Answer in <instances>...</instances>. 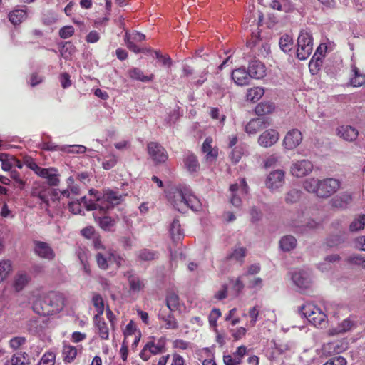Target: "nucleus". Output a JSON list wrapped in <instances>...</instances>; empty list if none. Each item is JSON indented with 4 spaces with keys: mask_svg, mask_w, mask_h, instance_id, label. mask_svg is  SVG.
I'll return each instance as SVG.
<instances>
[{
    "mask_svg": "<svg viewBox=\"0 0 365 365\" xmlns=\"http://www.w3.org/2000/svg\"><path fill=\"white\" fill-rule=\"evenodd\" d=\"M168 200L173 207L182 212L186 208L198 212L202 208L200 200L187 187L173 188L168 194Z\"/></svg>",
    "mask_w": 365,
    "mask_h": 365,
    "instance_id": "1",
    "label": "nucleus"
},
{
    "mask_svg": "<svg viewBox=\"0 0 365 365\" xmlns=\"http://www.w3.org/2000/svg\"><path fill=\"white\" fill-rule=\"evenodd\" d=\"M340 186L341 182L332 178L323 180L311 178L306 179L303 183V187L307 192L322 198H327L336 192Z\"/></svg>",
    "mask_w": 365,
    "mask_h": 365,
    "instance_id": "2",
    "label": "nucleus"
},
{
    "mask_svg": "<svg viewBox=\"0 0 365 365\" xmlns=\"http://www.w3.org/2000/svg\"><path fill=\"white\" fill-rule=\"evenodd\" d=\"M63 304L64 299L61 293L50 292L34 303V310L41 315H53L59 312Z\"/></svg>",
    "mask_w": 365,
    "mask_h": 365,
    "instance_id": "3",
    "label": "nucleus"
},
{
    "mask_svg": "<svg viewBox=\"0 0 365 365\" xmlns=\"http://www.w3.org/2000/svg\"><path fill=\"white\" fill-rule=\"evenodd\" d=\"M299 312L314 326L324 327L327 324V315L322 310L312 304L302 306Z\"/></svg>",
    "mask_w": 365,
    "mask_h": 365,
    "instance_id": "4",
    "label": "nucleus"
},
{
    "mask_svg": "<svg viewBox=\"0 0 365 365\" xmlns=\"http://www.w3.org/2000/svg\"><path fill=\"white\" fill-rule=\"evenodd\" d=\"M297 58L299 60H306L313 50V39L312 35L307 31H301L297 38Z\"/></svg>",
    "mask_w": 365,
    "mask_h": 365,
    "instance_id": "5",
    "label": "nucleus"
},
{
    "mask_svg": "<svg viewBox=\"0 0 365 365\" xmlns=\"http://www.w3.org/2000/svg\"><path fill=\"white\" fill-rule=\"evenodd\" d=\"M123 196L117 192L107 190H105L101 198L98 197V209L101 211L106 212L111 210L114 206L118 205L122 201Z\"/></svg>",
    "mask_w": 365,
    "mask_h": 365,
    "instance_id": "6",
    "label": "nucleus"
},
{
    "mask_svg": "<svg viewBox=\"0 0 365 365\" xmlns=\"http://www.w3.org/2000/svg\"><path fill=\"white\" fill-rule=\"evenodd\" d=\"M147 150L149 156L156 165L164 163L168 158V155L165 148L157 142L148 143Z\"/></svg>",
    "mask_w": 365,
    "mask_h": 365,
    "instance_id": "7",
    "label": "nucleus"
},
{
    "mask_svg": "<svg viewBox=\"0 0 365 365\" xmlns=\"http://www.w3.org/2000/svg\"><path fill=\"white\" fill-rule=\"evenodd\" d=\"M34 252L41 259L53 260L56 254L50 245L46 242L34 240Z\"/></svg>",
    "mask_w": 365,
    "mask_h": 365,
    "instance_id": "8",
    "label": "nucleus"
},
{
    "mask_svg": "<svg viewBox=\"0 0 365 365\" xmlns=\"http://www.w3.org/2000/svg\"><path fill=\"white\" fill-rule=\"evenodd\" d=\"M284 181V172L278 169L269 173L266 178L265 185L267 188L274 191L282 187Z\"/></svg>",
    "mask_w": 365,
    "mask_h": 365,
    "instance_id": "9",
    "label": "nucleus"
},
{
    "mask_svg": "<svg viewBox=\"0 0 365 365\" xmlns=\"http://www.w3.org/2000/svg\"><path fill=\"white\" fill-rule=\"evenodd\" d=\"M302 140V134L297 129H292L285 135L283 145L287 150H292L297 148Z\"/></svg>",
    "mask_w": 365,
    "mask_h": 365,
    "instance_id": "10",
    "label": "nucleus"
},
{
    "mask_svg": "<svg viewBox=\"0 0 365 365\" xmlns=\"http://www.w3.org/2000/svg\"><path fill=\"white\" fill-rule=\"evenodd\" d=\"M313 168L312 163L308 160H302L293 163L291 173L297 178H302L309 174Z\"/></svg>",
    "mask_w": 365,
    "mask_h": 365,
    "instance_id": "11",
    "label": "nucleus"
},
{
    "mask_svg": "<svg viewBox=\"0 0 365 365\" xmlns=\"http://www.w3.org/2000/svg\"><path fill=\"white\" fill-rule=\"evenodd\" d=\"M292 280L296 286L301 289H307L311 284L309 274L302 269L293 272Z\"/></svg>",
    "mask_w": 365,
    "mask_h": 365,
    "instance_id": "12",
    "label": "nucleus"
},
{
    "mask_svg": "<svg viewBox=\"0 0 365 365\" xmlns=\"http://www.w3.org/2000/svg\"><path fill=\"white\" fill-rule=\"evenodd\" d=\"M270 125L268 118H253L246 125L245 131L249 135L256 134L258 131L266 128Z\"/></svg>",
    "mask_w": 365,
    "mask_h": 365,
    "instance_id": "13",
    "label": "nucleus"
},
{
    "mask_svg": "<svg viewBox=\"0 0 365 365\" xmlns=\"http://www.w3.org/2000/svg\"><path fill=\"white\" fill-rule=\"evenodd\" d=\"M279 140V133L271 129L263 132L258 138V143L263 148H269L274 145Z\"/></svg>",
    "mask_w": 365,
    "mask_h": 365,
    "instance_id": "14",
    "label": "nucleus"
},
{
    "mask_svg": "<svg viewBox=\"0 0 365 365\" xmlns=\"http://www.w3.org/2000/svg\"><path fill=\"white\" fill-rule=\"evenodd\" d=\"M247 72L250 78L256 79L262 78L266 74L264 64L258 60H253L250 62Z\"/></svg>",
    "mask_w": 365,
    "mask_h": 365,
    "instance_id": "15",
    "label": "nucleus"
},
{
    "mask_svg": "<svg viewBox=\"0 0 365 365\" xmlns=\"http://www.w3.org/2000/svg\"><path fill=\"white\" fill-rule=\"evenodd\" d=\"M231 77L234 82L240 86L248 85L251 79L245 68H239L232 71Z\"/></svg>",
    "mask_w": 365,
    "mask_h": 365,
    "instance_id": "16",
    "label": "nucleus"
},
{
    "mask_svg": "<svg viewBox=\"0 0 365 365\" xmlns=\"http://www.w3.org/2000/svg\"><path fill=\"white\" fill-rule=\"evenodd\" d=\"M125 276L128 277L130 292L136 293L143 289L145 282L138 276L133 274L131 272H128Z\"/></svg>",
    "mask_w": 365,
    "mask_h": 365,
    "instance_id": "17",
    "label": "nucleus"
},
{
    "mask_svg": "<svg viewBox=\"0 0 365 365\" xmlns=\"http://www.w3.org/2000/svg\"><path fill=\"white\" fill-rule=\"evenodd\" d=\"M163 353L158 346L155 345V342L152 340L148 341L146 344L144 346L143 349L141 350L140 353V357L145 361L149 360L151 354L156 355Z\"/></svg>",
    "mask_w": 365,
    "mask_h": 365,
    "instance_id": "18",
    "label": "nucleus"
},
{
    "mask_svg": "<svg viewBox=\"0 0 365 365\" xmlns=\"http://www.w3.org/2000/svg\"><path fill=\"white\" fill-rule=\"evenodd\" d=\"M351 201V195L348 192H344L333 197L331 200V204L335 208L343 210L346 208Z\"/></svg>",
    "mask_w": 365,
    "mask_h": 365,
    "instance_id": "19",
    "label": "nucleus"
},
{
    "mask_svg": "<svg viewBox=\"0 0 365 365\" xmlns=\"http://www.w3.org/2000/svg\"><path fill=\"white\" fill-rule=\"evenodd\" d=\"M31 277L30 275L26 272H17L13 281V287L16 292L21 291L29 283Z\"/></svg>",
    "mask_w": 365,
    "mask_h": 365,
    "instance_id": "20",
    "label": "nucleus"
},
{
    "mask_svg": "<svg viewBox=\"0 0 365 365\" xmlns=\"http://www.w3.org/2000/svg\"><path fill=\"white\" fill-rule=\"evenodd\" d=\"M337 130L338 135L347 141H354L359 135L358 130L350 125H342Z\"/></svg>",
    "mask_w": 365,
    "mask_h": 365,
    "instance_id": "21",
    "label": "nucleus"
},
{
    "mask_svg": "<svg viewBox=\"0 0 365 365\" xmlns=\"http://www.w3.org/2000/svg\"><path fill=\"white\" fill-rule=\"evenodd\" d=\"M128 76L132 80L138 81L144 83L152 81L154 78L153 74H150V76H145L144 75L141 69L135 67L131 68L128 71Z\"/></svg>",
    "mask_w": 365,
    "mask_h": 365,
    "instance_id": "22",
    "label": "nucleus"
},
{
    "mask_svg": "<svg viewBox=\"0 0 365 365\" xmlns=\"http://www.w3.org/2000/svg\"><path fill=\"white\" fill-rule=\"evenodd\" d=\"M183 162L185 168L190 173L196 172L200 168V164L198 163L197 158L192 153L188 152L185 155Z\"/></svg>",
    "mask_w": 365,
    "mask_h": 365,
    "instance_id": "23",
    "label": "nucleus"
},
{
    "mask_svg": "<svg viewBox=\"0 0 365 365\" xmlns=\"http://www.w3.org/2000/svg\"><path fill=\"white\" fill-rule=\"evenodd\" d=\"M93 321L97 328V333L98 336L102 339H108L109 336V329L105 321L101 318V317H94Z\"/></svg>",
    "mask_w": 365,
    "mask_h": 365,
    "instance_id": "24",
    "label": "nucleus"
},
{
    "mask_svg": "<svg viewBox=\"0 0 365 365\" xmlns=\"http://www.w3.org/2000/svg\"><path fill=\"white\" fill-rule=\"evenodd\" d=\"M270 7L284 12H289L294 8L290 0H272Z\"/></svg>",
    "mask_w": 365,
    "mask_h": 365,
    "instance_id": "25",
    "label": "nucleus"
},
{
    "mask_svg": "<svg viewBox=\"0 0 365 365\" xmlns=\"http://www.w3.org/2000/svg\"><path fill=\"white\" fill-rule=\"evenodd\" d=\"M275 110V105L272 102H261L255 107V113L259 116L271 114Z\"/></svg>",
    "mask_w": 365,
    "mask_h": 365,
    "instance_id": "26",
    "label": "nucleus"
},
{
    "mask_svg": "<svg viewBox=\"0 0 365 365\" xmlns=\"http://www.w3.org/2000/svg\"><path fill=\"white\" fill-rule=\"evenodd\" d=\"M170 234L174 242H178L183 237V231L178 219H174L171 223Z\"/></svg>",
    "mask_w": 365,
    "mask_h": 365,
    "instance_id": "27",
    "label": "nucleus"
},
{
    "mask_svg": "<svg viewBox=\"0 0 365 365\" xmlns=\"http://www.w3.org/2000/svg\"><path fill=\"white\" fill-rule=\"evenodd\" d=\"M354 327L355 324L354 322L351 321L349 319H346L337 327L329 330V334L331 335H336L338 334L344 333L350 331Z\"/></svg>",
    "mask_w": 365,
    "mask_h": 365,
    "instance_id": "28",
    "label": "nucleus"
},
{
    "mask_svg": "<svg viewBox=\"0 0 365 365\" xmlns=\"http://www.w3.org/2000/svg\"><path fill=\"white\" fill-rule=\"evenodd\" d=\"M76 254L83 268L84 272L89 274L91 273V269L88 262V257L89 254L88 250L81 247H78L76 251Z\"/></svg>",
    "mask_w": 365,
    "mask_h": 365,
    "instance_id": "29",
    "label": "nucleus"
},
{
    "mask_svg": "<svg viewBox=\"0 0 365 365\" xmlns=\"http://www.w3.org/2000/svg\"><path fill=\"white\" fill-rule=\"evenodd\" d=\"M98 225L101 229L106 232L114 231V227L116 225V220L109 216H103L98 217Z\"/></svg>",
    "mask_w": 365,
    "mask_h": 365,
    "instance_id": "30",
    "label": "nucleus"
},
{
    "mask_svg": "<svg viewBox=\"0 0 365 365\" xmlns=\"http://www.w3.org/2000/svg\"><path fill=\"white\" fill-rule=\"evenodd\" d=\"M247 255V249L244 247H235L232 252L229 254L227 259L239 262L241 264L244 262V258Z\"/></svg>",
    "mask_w": 365,
    "mask_h": 365,
    "instance_id": "31",
    "label": "nucleus"
},
{
    "mask_svg": "<svg viewBox=\"0 0 365 365\" xmlns=\"http://www.w3.org/2000/svg\"><path fill=\"white\" fill-rule=\"evenodd\" d=\"M297 240L292 235H286L281 238L279 241L280 248L284 252H289L295 248Z\"/></svg>",
    "mask_w": 365,
    "mask_h": 365,
    "instance_id": "32",
    "label": "nucleus"
},
{
    "mask_svg": "<svg viewBox=\"0 0 365 365\" xmlns=\"http://www.w3.org/2000/svg\"><path fill=\"white\" fill-rule=\"evenodd\" d=\"M12 270V263L9 259L0 261V283L5 280Z\"/></svg>",
    "mask_w": 365,
    "mask_h": 365,
    "instance_id": "33",
    "label": "nucleus"
},
{
    "mask_svg": "<svg viewBox=\"0 0 365 365\" xmlns=\"http://www.w3.org/2000/svg\"><path fill=\"white\" fill-rule=\"evenodd\" d=\"M59 150L66 153L82 154L86 151V148L81 145H63Z\"/></svg>",
    "mask_w": 365,
    "mask_h": 365,
    "instance_id": "34",
    "label": "nucleus"
},
{
    "mask_svg": "<svg viewBox=\"0 0 365 365\" xmlns=\"http://www.w3.org/2000/svg\"><path fill=\"white\" fill-rule=\"evenodd\" d=\"M26 18V11L20 9L14 10L9 14V19L14 25H18Z\"/></svg>",
    "mask_w": 365,
    "mask_h": 365,
    "instance_id": "35",
    "label": "nucleus"
},
{
    "mask_svg": "<svg viewBox=\"0 0 365 365\" xmlns=\"http://www.w3.org/2000/svg\"><path fill=\"white\" fill-rule=\"evenodd\" d=\"M92 302L97 312L94 317H101L104 312V302L101 295L94 294L92 297Z\"/></svg>",
    "mask_w": 365,
    "mask_h": 365,
    "instance_id": "36",
    "label": "nucleus"
},
{
    "mask_svg": "<svg viewBox=\"0 0 365 365\" xmlns=\"http://www.w3.org/2000/svg\"><path fill=\"white\" fill-rule=\"evenodd\" d=\"M166 305L172 312L178 309L179 307V297L174 292L169 293L166 297Z\"/></svg>",
    "mask_w": 365,
    "mask_h": 365,
    "instance_id": "37",
    "label": "nucleus"
},
{
    "mask_svg": "<svg viewBox=\"0 0 365 365\" xmlns=\"http://www.w3.org/2000/svg\"><path fill=\"white\" fill-rule=\"evenodd\" d=\"M354 77L351 80V84L354 87L361 86L365 84V74L360 73L359 70L354 66L352 69Z\"/></svg>",
    "mask_w": 365,
    "mask_h": 365,
    "instance_id": "38",
    "label": "nucleus"
},
{
    "mask_svg": "<svg viewBox=\"0 0 365 365\" xmlns=\"http://www.w3.org/2000/svg\"><path fill=\"white\" fill-rule=\"evenodd\" d=\"M293 41L290 36L283 35L279 41V46L280 49L284 53L290 51L292 48Z\"/></svg>",
    "mask_w": 365,
    "mask_h": 365,
    "instance_id": "39",
    "label": "nucleus"
},
{
    "mask_svg": "<svg viewBox=\"0 0 365 365\" xmlns=\"http://www.w3.org/2000/svg\"><path fill=\"white\" fill-rule=\"evenodd\" d=\"M138 257L142 261H150L158 257V252L154 250L145 248L138 252Z\"/></svg>",
    "mask_w": 365,
    "mask_h": 365,
    "instance_id": "40",
    "label": "nucleus"
},
{
    "mask_svg": "<svg viewBox=\"0 0 365 365\" xmlns=\"http://www.w3.org/2000/svg\"><path fill=\"white\" fill-rule=\"evenodd\" d=\"M77 350L75 347L65 345L63 349V356L64 361L71 362L76 357Z\"/></svg>",
    "mask_w": 365,
    "mask_h": 365,
    "instance_id": "41",
    "label": "nucleus"
},
{
    "mask_svg": "<svg viewBox=\"0 0 365 365\" xmlns=\"http://www.w3.org/2000/svg\"><path fill=\"white\" fill-rule=\"evenodd\" d=\"M264 94V90L261 88L256 87L250 88L247 91V100L251 101H258Z\"/></svg>",
    "mask_w": 365,
    "mask_h": 365,
    "instance_id": "42",
    "label": "nucleus"
},
{
    "mask_svg": "<svg viewBox=\"0 0 365 365\" xmlns=\"http://www.w3.org/2000/svg\"><path fill=\"white\" fill-rule=\"evenodd\" d=\"M160 319L165 322V327L167 329H175L178 327L177 320L171 314H169L168 316L160 317Z\"/></svg>",
    "mask_w": 365,
    "mask_h": 365,
    "instance_id": "43",
    "label": "nucleus"
},
{
    "mask_svg": "<svg viewBox=\"0 0 365 365\" xmlns=\"http://www.w3.org/2000/svg\"><path fill=\"white\" fill-rule=\"evenodd\" d=\"M365 226V215H360L358 218L355 219L349 226L351 232L359 231L364 229Z\"/></svg>",
    "mask_w": 365,
    "mask_h": 365,
    "instance_id": "44",
    "label": "nucleus"
},
{
    "mask_svg": "<svg viewBox=\"0 0 365 365\" xmlns=\"http://www.w3.org/2000/svg\"><path fill=\"white\" fill-rule=\"evenodd\" d=\"M96 259L100 269L106 270L108 268V255L107 256L103 252H98L96 255Z\"/></svg>",
    "mask_w": 365,
    "mask_h": 365,
    "instance_id": "45",
    "label": "nucleus"
},
{
    "mask_svg": "<svg viewBox=\"0 0 365 365\" xmlns=\"http://www.w3.org/2000/svg\"><path fill=\"white\" fill-rule=\"evenodd\" d=\"M301 196V192L297 189H292L289 190L285 197V201L287 203H295L297 202Z\"/></svg>",
    "mask_w": 365,
    "mask_h": 365,
    "instance_id": "46",
    "label": "nucleus"
},
{
    "mask_svg": "<svg viewBox=\"0 0 365 365\" xmlns=\"http://www.w3.org/2000/svg\"><path fill=\"white\" fill-rule=\"evenodd\" d=\"M125 44L129 50L131 51L139 53L140 52H145V50L140 48L134 41H133L131 39L128 38V32H125V38H124ZM148 49H146L147 51Z\"/></svg>",
    "mask_w": 365,
    "mask_h": 365,
    "instance_id": "47",
    "label": "nucleus"
},
{
    "mask_svg": "<svg viewBox=\"0 0 365 365\" xmlns=\"http://www.w3.org/2000/svg\"><path fill=\"white\" fill-rule=\"evenodd\" d=\"M56 356L52 352H46L43 355L38 365H54Z\"/></svg>",
    "mask_w": 365,
    "mask_h": 365,
    "instance_id": "48",
    "label": "nucleus"
},
{
    "mask_svg": "<svg viewBox=\"0 0 365 365\" xmlns=\"http://www.w3.org/2000/svg\"><path fill=\"white\" fill-rule=\"evenodd\" d=\"M147 52H153L155 53V58H158L159 61H160V62L162 63L163 65H164V66L167 65L168 66H171L172 60L169 56H168V55L163 56L160 53V51H153L150 48L148 49Z\"/></svg>",
    "mask_w": 365,
    "mask_h": 365,
    "instance_id": "49",
    "label": "nucleus"
},
{
    "mask_svg": "<svg viewBox=\"0 0 365 365\" xmlns=\"http://www.w3.org/2000/svg\"><path fill=\"white\" fill-rule=\"evenodd\" d=\"M26 342V339L24 336H16L13 337L9 341L10 347L14 349H18L21 346L24 345Z\"/></svg>",
    "mask_w": 365,
    "mask_h": 365,
    "instance_id": "50",
    "label": "nucleus"
},
{
    "mask_svg": "<svg viewBox=\"0 0 365 365\" xmlns=\"http://www.w3.org/2000/svg\"><path fill=\"white\" fill-rule=\"evenodd\" d=\"M27 331L31 334H36L40 331V326L37 319H31L27 323Z\"/></svg>",
    "mask_w": 365,
    "mask_h": 365,
    "instance_id": "51",
    "label": "nucleus"
},
{
    "mask_svg": "<svg viewBox=\"0 0 365 365\" xmlns=\"http://www.w3.org/2000/svg\"><path fill=\"white\" fill-rule=\"evenodd\" d=\"M75 29L72 26H65L59 30V36L61 38H68L74 34Z\"/></svg>",
    "mask_w": 365,
    "mask_h": 365,
    "instance_id": "52",
    "label": "nucleus"
},
{
    "mask_svg": "<svg viewBox=\"0 0 365 365\" xmlns=\"http://www.w3.org/2000/svg\"><path fill=\"white\" fill-rule=\"evenodd\" d=\"M209 74V71L207 68L203 69V71L198 76V79L196 81H192L191 83L196 87L201 86L206 81L207 76Z\"/></svg>",
    "mask_w": 365,
    "mask_h": 365,
    "instance_id": "53",
    "label": "nucleus"
},
{
    "mask_svg": "<svg viewBox=\"0 0 365 365\" xmlns=\"http://www.w3.org/2000/svg\"><path fill=\"white\" fill-rule=\"evenodd\" d=\"M348 262L365 267V258L361 255H351L348 259Z\"/></svg>",
    "mask_w": 365,
    "mask_h": 365,
    "instance_id": "54",
    "label": "nucleus"
},
{
    "mask_svg": "<svg viewBox=\"0 0 365 365\" xmlns=\"http://www.w3.org/2000/svg\"><path fill=\"white\" fill-rule=\"evenodd\" d=\"M81 205L83 203L87 210H94L98 209V203L93 202L91 200L87 199L85 196L80 199Z\"/></svg>",
    "mask_w": 365,
    "mask_h": 365,
    "instance_id": "55",
    "label": "nucleus"
},
{
    "mask_svg": "<svg viewBox=\"0 0 365 365\" xmlns=\"http://www.w3.org/2000/svg\"><path fill=\"white\" fill-rule=\"evenodd\" d=\"M7 157L5 154H0V161H1V168L4 170L8 171L13 167L12 158L6 159Z\"/></svg>",
    "mask_w": 365,
    "mask_h": 365,
    "instance_id": "56",
    "label": "nucleus"
},
{
    "mask_svg": "<svg viewBox=\"0 0 365 365\" xmlns=\"http://www.w3.org/2000/svg\"><path fill=\"white\" fill-rule=\"evenodd\" d=\"M48 176L46 178L47 179L48 183L51 186H56L58 185L60 180L58 178V170L56 169V171L51 172Z\"/></svg>",
    "mask_w": 365,
    "mask_h": 365,
    "instance_id": "57",
    "label": "nucleus"
},
{
    "mask_svg": "<svg viewBox=\"0 0 365 365\" xmlns=\"http://www.w3.org/2000/svg\"><path fill=\"white\" fill-rule=\"evenodd\" d=\"M324 365H346L345 358L339 356L329 359Z\"/></svg>",
    "mask_w": 365,
    "mask_h": 365,
    "instance_id": "58",
    "label": "nucleus"
},
{
    "mask_svg": "<svg viewBox=\"0 0 365 365\" xmlns=\"http://www.w3.org/2000/svg\"><path fill=\"white\" fill-rule=\"evenodd\" d=\"M259 315V309L257 306L253 307L249 311V316L251 318L250 324L254 327L257 322V317Z\"/></svg>",
    "mask_w": 365,
    "mask_h": 365,
    "instance_id": "59",
    "label": "nucleus"
},
{
    "mask_svg": "<svg viewBox=\"0 0 365 365\" xmlns=\"http://www.w3.org/2000/svg\"><path fill=\"white\" fill-rule=\"evenodd\" d=\"M68 207L71 212L73 214H81L82 212L81 205L80 201L78 200L77 201H71L68 203Z\"/></svg>",
    "mask_w": 365,
    "mask_h": 365,
    "instance_id": "60",
    "label": "nucleus"
},
{
    "mask_svg": "<svg viewBox=\"0 0 365 365\" xmlns=\"http://www.w3.org/2000/svg\"><path fill=\"white\" fill-rule=\"evenodd\" d=\"M261 270L260 265L259 264H253L248 267L247 271L244 273L242 277H247L248 275H255L258 274Z\"/></svg>",
    "mask_w": 365,
    "mask_h": 365,
    "instance_id": "61",
    "label": "nucleus"
},
{
    "mask_svg": "<svg viewBox=\"0 0 365 365\" xmlns=\"http://www.w3.org/2000/svg\"><path fill=\"white\" fill-rule=\"evenodd\" d=\"M221 312L218 309H213L209 315V322L211 326H215L217 319L220 317Z\"/></svg>",
    "mask_w": 365,
    "mask_h": 365,
    "instance_id": "62",
    "label": "nucleus"
},
{
    "mask_svg": "<svg viewBox=\"0 0 365 365\" xmlns=\"http://www.w3.org/2000/svg\"><path fill=\"white\" fill-rule=\"evenodd\" d=\"M93 246L96 250H105V246L103 245L101 237L99 235H94L93 237Z\"/></svg>",
    "mask_w": 365,
    "mask_h": 365,
    "instance_id": "63",
    "label": "nucleus"
},
{
    "mask_svg": "<svg viewBox=\"0 0 365 365\" xmlns=\"http://www.w3.org/2000/svg\"><path fill=\"white\" fill-rule=\"evenodd\" d=\"M223 362L225 365H239L240 359H235L233 355H224Z\"/></svg>",
    "mask_w": 365,
    "mask_h": 365,
    "instance_id": "64",
    "label": "nucleus"
}]
</instances>
